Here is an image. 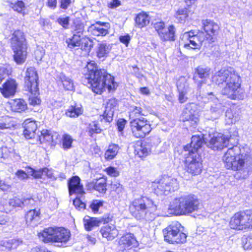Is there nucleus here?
I'll list each match as a JSON object with an SVG mask.
<instances>
[{"mask_svg":"<svg viewBox=\"0 0 252 252\" xmlns=\"http://www.w3.org/2000/svg\"><path fill=\"white\" fill-rule=\"evenodd\" d=\"M212 81L222 88L221 93L231 99H240L241 81L240 76L232 67L223 68L212 76Z\"/></svg>","mask_w":252,"mask_h":252,"instance_id":"f257e3e1","label":"nucleus"},{"mask_svg":"<svg viewBox=\"0 0 252 252\" xmlns=\"http://www.w3.org/2000/svg\"><path fill=\"white\" fill-rule=\"evenodd\" d=\"M84 72L85 79L96 94H100L105 88L110 91L117 86L113 76L104 69H98L94 63H89L84 69Z\"/></svg>","mask_w":252,"mask_h":252,"instance_id":"f03ea898","label":"nucleus"},{"mask_svg":"<svg viewBox=\"0 0 252 252\" xmlns=\"http://www.w3.org/2000/svg\"><path fill=\"white\" fill-rule=\"evenodd\" d=\"M202 145V139L199 136H192L191 142L184 147L181 154L185 160V169L192 175L201 173L203 166L202 158L199 154Z\"/></svg>","mask_w":252,"mask_h":252,"instance_id":"7ed1b4c3","label":"nucleus"},{"mask_svg":"<svg viewBox=\"0 0 252 252\" xmlns=\"http://www.w3.org/2000/svg\"><path fill=\"white\" fill-rule=\"evenodd\" d=\"M202 24L204 32L199 31L196 34L192 31L184 33L183 37L188 41L184 44V48L199 49L205 41L214 42L213 36L219 29L218 25L210 20H202Z\"/></svg>","mask_w":252,"mask_h":252,"instance_id":"20e7f679","label":"nucleus"},{"mask_svg":"<svg viewBox=\"0 0 252 252\" xmlns=\"http://www.w3.org/2000/svg\"><path fill=\"white\" fill-rule=\"evenodd\" d=\"M239 150L237 146L228 149L223 157L225 166L227 169L237 171L235 177L238 179H245L248 175L247 164L245 156L236 153Z\"/></svg>","mask_w":252,"mask_h":252,"instance_id":"39448f33","label":"nucleus"},{"mask_svg":"<svg viewBox=\"0 0 252 252\" xmlns=\"http://www.w3.org/2000/svg\"><path fill=\"white\" fill-rule=\"evenodd\" d=\"M199 202L197 197L191 194H185L175 198L170 202L168 212L169 214L186 215L199 209Z\"/></svg>","mask_w":252,"mask_h":252,"instance_id":"423d86ee","label":"nucleus"},{"mask_svg":"<svg viewBox=\"0 0 252 252\" xmlns=\"http://www.w3.org/2000/svg\"><path fill=\"white\" fill-rule=\"evenodd\" d=\"M157 210L153 200L146 196L135 199L129 205L131 215L137 220H150V216Z\"/></svg>","mask_w":252,"mask_h":252,"instance_id":"0eeeda50","label":"nucleus"},{"mask_svg":"<svg viewBox=\"0 0 252 252\" xmlns=\"http://www.w3.org/2000/svg\"><path fill=\"white\" fill-rule=\"evenodd\" d=\"M11 46L15 62L19 64L23 63L27 58V46L22 31L18 30L14 32L11 37Z\"/></svg>","mask_w":252,"mask_h":252,"instance_id":"6e6552de","label":"nucleus"},{"mask_svg":"<svg viewBox=\"0 0 252 252\" xmlns=\"http://www.w3.org/2000/svg\"><path fill=\"white\" fill-rule=\"evenodd\" d=\"M40 240L45 242H67L70 237V231L63 227H48L38 234Z\"/></svg>","mask_w":252,"mask_h":252,"instance_id":"1a4fd4ad","label":"nucleus"},{"mask_svg":"<svg viewBox=\"0 0 252 252\" xmlns=\"http://www.w3.org/2000/svg\"><path fill=\"white\" fill-rule=\"evenodd\" d=\"M181 224L172 222L163 230L164 240L170 244L183 243L186 241L187 235L181 231Z\"/></svg>","mask_w":252,"mask_h":252,"instance_id":"9d476101","label":"nucleus"},{"mask_svg":"<svg viewBox=\"0 0 252 252\" xmlns=\"http://www.w3.org/2000/svg\"><path fill=\"white\" fill-rule=\"evenodd\" d=\"M153 187L155 192L158 195H167L177 190L179 184L176 179L164 176L157 182H155Z\"/></svg>","mask_w":252,"mask_h":252,"instance_id":"9b49d317","label":"nucleus"},{"mask_svg":"<svg viewBox=\"0 0 252 252\" xmlns=\"http://www.w3.org/2000/svg\"><path fill=\"white\" fill-rule=\"evenodd\" d=\"M200 137L202 139V144L205 142L207 146L213 150H221L227 147L230 139L228 135L218 132L209 133L208 137Z\"/></svg>","mask_w":252,"mask_h":252,"instance_id":"f8f14e48","label":"nucleus"},{"mask_svg":"<svg viewBox=\"0 0 252 252\" xmlns=\"http://www.w3.org/2000/svg\"><path fill=\"white\" fill-rule=\"evenodd\" d=\"M130 127L133 135L136 138H143L151 131L149 122L144 117L131 120Z\"/></svg>","mask_w":252,"mask_h":252,"instance_id":"ddd939ff","label":"nucleus"},{"mask_svg":"<svg viewBox=\"0 0 252 252\" xmlns=\"http://www.w3.org/2000/svg\"><path fill=\"white\" fill-rule=\"evenodd\" d=\"M176 86L179 93L178 99L181 103L187 101L189 96L193 94V90L185 77H180L177 81Z\"/></svg>","mask_w":252,"mask_h":252,"instance_id":"4468645a","label":"nucleus"},{"mask_svg":"<svg viewBox=\"0 0 252 252\" xmlns=\"http://www.w3.org/2000/svg\"><path fill=\"white\" fill-rule=\"evenodd\" d=\"M120 249L123 252H134L139 243L133 233H128L122 236L118 242Z\"/></svg>","mask_w":252,"mask_h":252,"instance_id":"2eb2a0df","label":"nucleus"},{"mask_svg":"<svg viewBox=\"0 0 252 252\" xmlns=\"http://www.w3.org/2000/svg\"><path fill=\"white\" fill-rule=\"evenodd\" d=\"M38 77L35 68L30 67L27 68L25 77V85L28 90L37 91Z\"/></svg>","mask_w":252,"mask_h":252,"instance_id":"dca6fc26","label":"nucleus"},{"mask_svg":"<svg viewBox=\"0 0 252 252\" xmlns=\"http://www.w3.org/2000/svg\"><path fill=\"white\" fill-rule=\"evenodd\" d=\"M110 25L109 23L97 22L92 25L88 29V31L91 34L96 36H104L109 33Z\"/></svg>","mask_w":252,"mask_h":252,"instance_id":"f3484780","label":"nucleus"},{"mask_svg":"<svg viewBox=\"0 0 252 252\" xmlns=\"http://www.w3.org/2000/svg\"><path fill=\"white\" fill-rule=\"evenodd\" d=\"M117 102L115 98H111L107 102L105 110L102 115H100L99 119L101 122L104 120L106 122L110 123L113 120L114 112Z\"/></svg>","mask_w":252,"mask_h":252,"instance_id":"a211bd4d","label":"nucleus"},{"mask_svg":"<svg viewBox=\"0 0 252 252\" xmlns=\"http://www.w3.org/2000/svg\"><path fill=\"white\" fill-rule=\"evenodd\" d=\"M195 107L194 104L187 105L183 112L182 120L184 122H190V125L194 126L198 121V119L193 108Z\"/></svg>","mask_w":252,"mask_h":252,"instance_id":"6ab92c4d","label":"nucleus"},{"mask_svg":"<svg viewBox=\"0 0 252 252\" xmlns=\"http://www.w3.org/2000/svg\"><path fill=\"white\" fill-rule=\"evenodd\" d=\"M69 194L82 195L85 193L83 186L80 184V179L78 176H73L68 181Z\"/></svg>","mask_w":252,"mask_h":252,"instance_id":"aec40b11","label":"nucleus"},{"mask_svg":"<svg viewBox=\"0 0 252 252\" xmlns=\"http://www.w3.org/2000/svg\"><path fill=\"white\" fill-rule=\"evenodd\" d=\"M17 84L13 79L7 80L0 88V92L5 97L13 96L16 91Z\"/></svg>","mask_w":252,"mask_h":252,"instance_id":"412c9836","label":"nucleus"},{"mask_svg":"<svg viewBox=\"0 0 252 252\" xmlns=\"http://www.w3.org/2000/svg\"><path fill=\"white\" fill-rule=\"evenodd\" d=\"M242 212L235 213L230 219L229 226L234 229L243 230L246 229Z\"/></svg>","mask_w":252,"mask_h":252,"instance_id":"4be33fe9","label":"nucleus"},{"mask_svg":"<svg viewBox=\"0 0 252 252\" xmlns=\"http://www.w3.org/2000/svg\"><path fill=\"white\" fill-rule=\"evenodd\" d=\"M24 130L23 134L27 139L34 138L35 131L37 129V125L34 121L26 120L24 124Z\"/></svg>","mask_w":252,"mask_h":252,"instance_id":"5701e85b","label":"nucleus"},{"mask_svg":"<svg viewBox=\"0 0 252 252\" xmlns=\"http://www.w3.org/2000/svg\"><path fill=\"white\" fill-rule=\"evenodd\" d=\"M102 236L108 240H112L118 235V231L115 225L111 224L103 226L100 230Z\"/></svg>","mask_w":252,"mask_h":252,"instance_id":"b1692460","label":"nucleus"},{"mask_svg":"<svg viewBox=\"0 0 252 252\" xmlns=\"http://www.w3.org/2000/svg\"><path fill=\"white\" fill-rule=\"evenodd\" d=\"M40 135L39 136V139L41 143L49 142L56 143L59 136L57 132L47 129H43L40 132Z\"/></svg>","mask_w":252,"mask_h":252,"instance_id":"393cba45","label":"nucleus"},{"mask_svg":"<svg viewBox=\"0 0 252 252\" xmlns=\"http://www.w3.org/2000/svg\"><path fill=\"white\" fill-rule=\"evenodd\" d=\"M209 95L212 96L210 97L212 101H215V104L211 106L210 111L212 114L211 119H216L219 117L223 111L222 106L220 103H217L219 100L215 97L212 93L208 94Z\"/></svg>","mask_w":252,"mask_h":252,"instance_id":"a878e982","label":"nucleus"},{"mask_svg":"<svg viewBox=\"0 0 252 252\" xmlns=\"http://www.w3.org/2000/svg\"><path fill=\"white\" fill-rule=\"evenodd\" d=\"M39 210H31L28 212L26 216L27 223L32 226L36 225L39 220Z\"/></svg>","mask_w":252,"mask_h":252,"instance_id":"bb28decb","label":"nucleus"},{"mask_svg":"<svg viewBox=\"0 0 252 252\" xmlns=\"http://www.w3.org/2000/svg\"><path fill=\"white\" fill-rule=\"evenodd\" d=\"M9 104L11 110L16 112H21L27 108L26 102L21 99L12 100L9 102Z\"/></svg>","mask_w":252,"mask_h":252,"instance_id":"cd10ccee","label":"nucleus"},{"mask_svg":"<svg viewBox=\"0 0 252 252\" xmlns=\"http://www.w3.org/2000/svg\"><path fill=\"white\" fill-rule=\"evenodd\" d=\"M150 20L149 16L144 12L138 13L135 19L136 26L139 28L147 26L149 23Z\"/></svg>","mask_w":252,"mask_h":252,"instance_id":"c85d7f7f","label":"nucleus"},{"mask_svg":"<svg viewBox=\"0 0 252 252\" xmlns=\"http://www.w3.org/2000/svg\"><path fill=\"white\" fill-rule=\"evenodd\" d=\"M175 28L170 26L168 28H165L162 32H160L158 34L162 40H174Z\"/></svg>","mask_w":252,"mask_h":252,"instance_id":"c756f323","label":"nucleus"},{"mask_svg":"<svg viewBox=\"0 0 252 252\" xmlns=\"http://www.w3.org/2000/svg\"><path fill=\"white\" fill-rule=\"evenodd\" d=\"M84 225L87 231L91 230L94 227L98 226L101 223V220L96 218L85 217L83 220Z\"/></svg>","mask_w":252,"mask_h":252,"instance_id":"7c9ffc66","label":"nucleus"},{"mask_svg":"<svg viewBox=\"0 0 252 252\" xmlns=\"http://www.w3.org/2000/svg\"><path fill=\"white\" fill-rule=\"evenodd\" d=\"M81 36L73 34L71 37L67 38L65 40L67 46L70 49H73L75 47H79L81 45Z\"/></svg>","mask_w":252,"mask_h":252,"instance_id":"2f4dec72","label":"nucleus"},{"mask_svg":"<svg viewBox=\"0 0 252 252\" xmlns=\"http://www.w3.org/2000/svg\"><path fill=\"white\" fill-rule=\"evenodd\" d=\"M239 119V115L235 110L229 109L226 110L225 112V121L227 124L230 125L235 123Z\"/></svg>","mask_w":252,"mask_h":252,"instance_id":"473e14b6","label":"nucleus"},{"mask_svg":"<svg viewBox=\"0 0 252 252\" xmlns=\"http://www.w3.org/2000/svg\"><path fill=\"white\" fill-rule=\"evenodd\" d=\"M21 243L22 241L16 239L4 242L2 244L0 245V250L2 251H10L12 249H15Z\"/></svg>","mask_w":252,"mask_h":252,"instance_id":"72a5a7b5","label":"nucleus"},{"mask_svg":"<svg viewBox=\"0 0 252 252\" xmlns=\"http://www.w3.org/2000/svg\"><path fill=\"white\" fill-rule=\"evenodd\" d=\"M112 45L110 44L102 42L98 44V49L96 52L97 56L101 58L104 57L110 51Z\"/></svg>","mask_w":252,"mask_h":252,"instance_id":"f704fd0d","label":"nucleus"},{"mask_svg":"<svg viewBox=\"0 0 252 252\" xmlns=\"http://www.w3.org/2000/svg\"><path fill=\"white\" fill-rule=\"evenodd\" d=\"M13 10L22 13L25 10V4L23 0H6Z\"/></svg>","mask_w":252,"mask_h":252,"instance_id":"c9c22d12","label":"nucleus"},{"mask_svg":"<svg viewBox=\"0 0 252 252\" xmlns=\"http://www.w3.org/2000/svg\"><path fill=\"white\" fill-rule=\"evenodd\" d=\"M83 109L81 106L74 105L69 107L65 112V115L70 118H75L78 117L82 114Z\"/></svg>","mask_w":252,"mask_h":252,"instance_id":"e433bc0d","label":"nucleus"},{"mask_svg":"<svg viewBox=\"0 0 252 252\" xmlns=\"http://www.w3.org/2000/svg\"><path fill=\"white\" fill-rule=\"evenodd\" d=\"M119 150V147L116 144L110 145L108 149L106 151L104 156L107 160L113 159L117 155Z\"/></svg>","mask_w":252,"mask_h":252,"instance_id":"4c0bfd02","label":"nucleus"},{"mask_svg":"<svg viewBox=\"0 0 252 252\" xmlns=\"http://www.w3.org/2000/svg\"><path fill=\"white\" fill-rule=\"evenodd\" d=\"M59 79L62 82L63 85L66 90L72 91L74 89L73 81L64 74L61 73L59 76Z\"/></svg>","mask_w":252,"mask_h":252,"instance_id":"58836bf2","label":"nucleus"},{"mask_svg":"<svg viewBox=\"0 0 252 252\" xmlns=\"http://www.w3.org/2000/svg\"><path fill=\"white\" fill-rule=\"evenodd\" d=\"M106 180L104 178L95 180V190L104 194L107 190Z\"/></svg>","mask_w":252,"mask_h":252,"instance_id":"ea45409f","label":"nucleus"},{"mask_svg":"<svg viewBox=\"0 0 252 252\" xmlns=\"http://www.w3.org/2000/svg\"><path fill=\"white\" fill-rule=\"evenodd\" d=\"M31 93V95L29 97V103L30 105L35 106L39 105L41 102V100L38 97V88L37 87V91H34L32 90H29Z\"/></svg>","mask_w":252,"mask_h":252,"instance_id":"a19ab883","label":"nucleus"},{"mask_svg":"<svg viewBox=\"0 0 252 252\" xmlns=\"http://www.w3.org/2000/svg\"><path fill=\"white\" fill-rule=\"evenodd\" d=\"M210 73V69L208 68H203L202 67H198L195 71L194 78L196 79L197 77L201 79H205Z\"/></svg>","mask_w":252,"mask_h":252,"instance_id":"79ce46f5","label":"nucleus"},{"mask_svg":"<svg viewBox=\"0 0 252 252\" xmlns=\"http://www.w3.org/2000/svg\"><path fill=\"white\" fill-rule=\"evenodd\" d=\"M246 228H252V209L242 211Z\"/></svg>","mask_w":252,"mask_h":252,"instance_id":"37998d69","label":"nucleus"},{"mask_svg":"<svg viewBox=\"0 0 252 252\" xmlns=\"http://www.w3.org/2000/svg\"><path fill=\"white\" fill-rule=\"evenodd\" d=\"M189 15L188 9L187 8L179 9L176 13V17L180 23H184Z\"/></svg>","mask_w":252,"mask_h":252,"instance_id":"c03bdc74","label":"nucleus"},{"mask_svg":"<svg viewBox=\"0 0 252 252\" xmlns=\"http://www.w3.org/2000/svg\"><path fill=\"white\" fill-rule=\"evenodd\" d=\"M73 34H77L80 36L83 34L85 31V26L84 23L80 21H77L74 22L73 25L72 26Z\"/></svg>","mask_w":252,"mask_h":252,"instance_id":"a18cd8bd","label":"nucleus"},{"mask_svg":"<svg viewBox=\"0 0 252 252\" xmlns=\"http://www.w3.org/2000/svg\"><path fill=\"white\" fill-rule=\"evenodd\" d=\"M144 115L142 112V109L140 107L134 106L132 107V109L129 114L130 120L140 118L142 116Z\"/></svg>","mask_w":252,"mask_h":252,"instance_id":"49530a36","label":"nucleus"},{"mask_svg":"<svg viewBox=\"0 0 252 252\" xmlns=\"http://www.w3.org/2000/svg\"><path fill=\"white\" fill-rule=\"evenodd\" d=\"M11 67L9 65L3 64L0 65V83L10 73Z\"/></svg>","mask_w":252,"mask_h":252,"instance_id":"de8ad7c7","label":"nucleus"},{"mask_svg":"<svg viewBox=\"0 0 252 252\" xmlns=\"http://www.w3.org/2000/svg\"><path fill=\"white\" fill-rule=\"evenodd\" d=\"M71 137L67 134H65L63 138V146L64 149H68L71 148L72 143Z\"/></svg>","mask_w":252,"mask_h":252,"instance_id":"09e8293b","label":"nucleus"},{"mask_svg":"<svg viewBox=\"0 0 252 252\" xmlns=\"http://www.w3.org/2000/svg\"><path fill=\"white\" fill-rule=\"evenodd\" d=\"M30 171L29 172V174H31L35 178H42L45 177L44 168L40 169L38 170H35L32 168H30Z\"/></svg>","mask_w":252,"mask_h":252,"instance_id":"8fccbe9b","label":"nucleus"},{"mask_svg":"<svg viewBox=\"0 0 252 252\" xmlns=\"http://www.w3.org/2000/svg\"><path fill=\"white\" fill-rule=\"evenodd\" d=\"M101 132V129L99 128L95 122H93L89 126V132L91 134L93 133H100Z\"/></svg>","mask_w":252,"mask_h":252,"instance_id":"3c124183","label":"nucleus"},{"mask_svg":"<svg viewBox=\"0 0 252 252\" xmlns=\"http://www.w3.org/2000/svg\"><path fill=\"white\" fill-rule=\"evenodd\" d=\"M243 248L245 250L252 249V236H249L243 240Z\"/></svg>","mask_w":252,"mask_h":252,"instance_id":"603ef678","label":"nucleus"},{"mask_svg":"<svg viewBox=\"0 0 252 252\" xmlns=\"http://www.w3.org/2000/svg\"><path fill=\"white\" fill-rule=\"evenodd\" d=\"M137 155L140 158H143L147 156L149 154V150L143 146H141L140 148L136 150Z\"/></svg>","mask_w":252,"mask_h":252,"instance_id":"864d4df0","label":"nucleus"},{"mask_svg":"<svg viewBox=\"0 0 252 252\" xmlns=\"http://www.w3.org/2000/svg\"><path fill=\"white\" fill-rule=\"evenodd\" d=\"M105 171L108 175L112 177H116L119 175V172L116 168L113 167H108L105 169Z\"/></svg>","mask_w":252,"mask_h":252,"instance_id":"5fc2aeb1","label":"nucleus"},{"mask_svg":"<svg viewBox=\"0 0 252 252\" xmlns=\"http://www.w3.org/2000/svg\"><path fill=\"white\" fill-rule=\"evenodd\" d=\"M103 205V202L98 200H94L90 205V207L92 209L96 212L98 210L100 207Z\"/></svg>","mask_w":252,"mask_h":252,"instance_id":"6e6d98bb","label":"nucleus"},{"mask_svg":"<svg viewBox=\"0 0 252 252\" xmlns=\"http://www.w3.org/2000/svg\"><path fill=\"white\" fill-rule=\"evenodd\" d=\"M45 52L41 47H38L34 51L35 58L37 61H41L44 55Z\"/></svg>","mask_w":252,"mask_h":252,"instance_id":"4d7b16f0","label":"nucleus"},{"mask_svg":"<svg viewBox=\"0 0 252 252\" xmlns=\"http://www.w3.org/2000/svg\"><path fill=\"white\" fill-rule=\"evenodd\" d=\"M91 41V40L89 39L88 41L85 42L82 45V49L85 50L87 52H90L93 46V44Z\"/></svg>","mask_w":252,"mask_h":252,"instance_id":"13d9d810","label":"nucleus"},{"mask_svg":"<svg viewBox=\"0 0 252 252\" xmlns=\"http://www.w3.org/2000/svg\"><path fill=\"white\" fill-rule=\"evenodd\" d=\"M58 22L60 25H61L63 28L64 29L68 28V26L69 25V18L65 17V18H59L58 19Z\"/></svg>","mask_w":252,"mask_h":252,"instance_id":"bf43d9fd","label":"nucleus"},{"mask_svg":"<svg viewBox=\"0 0 252 252\" xmlns=\"http://www.w3.org/2000/svg\"><path fill=\"white\" fill-rule=\"evenodd\" d=\"M43 172H44L45 173V177L47 176L48 178L52 180H57V177H55L52 170L44 168V171H43Z\"/></svg>","mask_w":252,"mask_h":252,"instance_id":"052dcab7","label":"nucleus"},{"mask_svg":"<svg viewBox=\"0 0 252 252\" xmlns=\"http://www.w3.org/2000/svg\"><path fill=\"white\" fill-rule=\"evenodd\" d=\"M15 175L21 180L27 179L28 178V174L22 170H18L16 172Z\"/></svg>","mask_w":252,"mask_h":252,"instance_id":"680f3d73","label":"nucleus"},{"mask_svg":"<svg viewBox=\"0 0 252 252\" xmlns=\"http://www.w3.org/2000/svg\"><path fill=\"white\" fill-rule=\"evenodd\" d=\"M154 28L159 34L160 32H162L165 28L164 23L163 22H157L154 24Z\"/></svg>","mask_w":252,"mask_h":252,"instance_id":"e2e57ef3","label":"nucleus"},{"mask_svg":"<svg viewBox=\"0 0 252 252\" xmlns=\"http://www.w3.org/2000/svg\"><path fill=\"white\" fill-rule=\"evenodd\" d=\"M13 126V124L4 122L0 119V129H9Z\"/></svg>","mask_w":252,"mask_h":252,"instance_id":"0e129e2a","label":"nucleus"},{"mask_svg":"<svg viewBox=\"0 0 252 252\" xmlns=\"http://www.w3.org/2000/svg\"><path fill=\"white\" fill-rule=\"evenodd\" d=\"M121 42L125 44L126 46L128 45L130 37L128 35H126L124 36H121L119 38Z\"/></svg>","mask_w":252,"mask_h":252,"instance_id":"69168bd1","label":"nucleus"},{"mask_svg":"<svg viewBox=\"0 0 252 252\" xmlns=\"http://www.w3.org/2000/svg\"><path fill=\"white\" fill-rule=\"evenodd\" d=\"M11 204H12L13 206L16 207H22L23 205V200L17 197L14 198L13 200L11 202Z\"/></svg>","mask_w":252,"mask_h":252,"instance_id":"338daca9","label":"nucleus"},{"mask_svg":"<svg viewBox=\"0 0 252 252\" xmlns=\"http://www.w3.org/2000/svg\"><path fill=\"white\" fill-rule=\"evenodd\" d=\"M126 124V121L124 119H120L118 121L117 126L119 131H122L124 129Z\"/></svg>","mask_w":252,"mask_h":252,"instance_id":"774afa93","label":"nucleus"}]
</instances>
